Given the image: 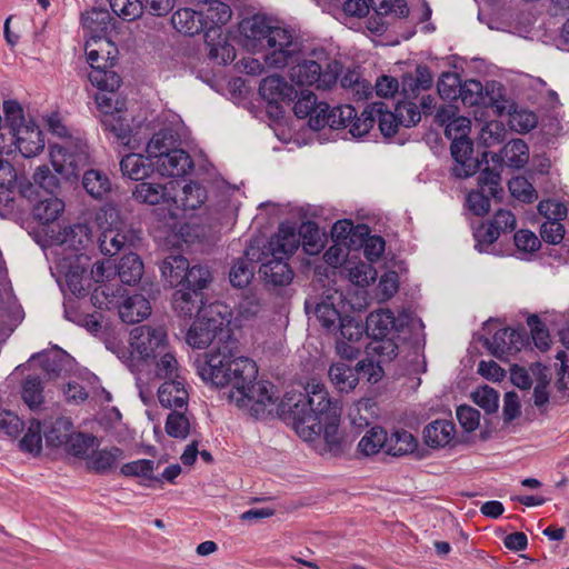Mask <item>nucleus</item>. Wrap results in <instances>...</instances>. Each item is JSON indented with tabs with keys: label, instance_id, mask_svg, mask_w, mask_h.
Returning a JSON list of instances; mask_svg holds the SVG:
<instances>
[{
	"label": "nucleus",
	"instance_id": "f257e3e1",
	"mask_svg": "<svg viewBox=\"0 0 569 569\" xmlns=\"http://www.w3.org/2000/svg\"><path fill=\"white\" fill-rule=\"evenodd\" d=\"M194 367L200 378L218 388L231 387L229 398L239 408L248 409L257 419L272 412L278 399L273 385L256 381L258 368L253 360L239 356L231 340L216 350L198 357Z\"/></svg>",
	"mask_w": 569,
	"mask_h": 569
},
{
	"label": "nucleus",
	"instance_id": "f03ea898",
	"mask_svg": "<svg viewBox=\"0 0 569 569\" xmlns=\"http://www.w3.org/2000/svg\"><path fill=\"white\" fill-rule=\"evenodd\" d=\"M240 42L248 51L269 49L264 63L269 68L282 69L296 60L300 42L291 30L271 26L263 14H253L239 23Z\"/></svg>",
	"mask_w": 569,
	"mask_h": 569
},
{
	"label": "nucleus",
	"instance_id": "7ed1b4c3",
	"mask_svg": "<svg viewBox=\"0 0 569 569\" xmlns=\"http://www.w3.org/2000/svg\"><path fill=\"white\" fill-rule=\"evenodd\" d=\"M299 248L296 228L286 223L279 226L263 248L249 246L244 256L250 261L260 262L258 273L268 290L289 286L293 280V270L288 260Z\"/></svg>",
	"mask_w": 569,
	"mask_h": 569
},
{
	"label": "nucleus",
	"instance_id": "20e7f679",
	"mask_svg": "<svg viewBox=\"0 0 569 569\" xmlns=\"http://www.w3.org/2000/svg\"><path fill=\"white\" fill-rule=\"evenodd\" d=\"M391 111L385 101H375L361 112L360 118L352 124L351 136L360 138L369 132L375 122L383 137L395 136L400 126L410 128L420 121L418 104L413 101L398 100Z\"/></svg>",
	"mask_w": 569,
	"mask_h": 569
},
{
	"label": "nucleus",
	"instance_id": "39448f33",
	"mask_svg": "<svg viewBox=\"0 0 569 569\" xmlns=\"http://www.w3.org/2000/svg\"><path fill=\"white\" fill-rule=\"evenodd\" d=\"M4 127L12 134L13 142L24 158L39 154L44 148L42 132L32 119L27 120L22 107L14 100L3 102Z\"/></svg>",
	"mask_w": 569,
	"mask_h": 569
},
{
	"label": "nucleus",
	"instance_id": "423d86ee",
	"mask_svg": "<svg viewBox=\"0 0 569 569\" xmlns=\"http://www.w3.org/2000/svg\"><path fill=\"white\" fill-rule=\"evenodd\" d=\"M505 88L497 81H488L485 86L476 79L460 81L458 96L465 106H482L492 108L498 116L510 112L511 104L505 99Z\"/></svg>",
	"mask_w": 569,
	"mask_h": 569
},
{
	"label": "nucleus",
	"instance_id": "0eeeda50",
	"mask_svg": "<svg viewBox=\"0 0 569 569\" xmlns=\"http://www.w3.org/2000/svg\"><path fill=\"white\" fill-rule=\"evenodd\" d=\"M307 407L299 408V405L295 406L293 413V427L298 430V427L303 425H310L309 420L316 419V421L326 418L329 413L339 412V408L336 402H332L329 393L323 383L312 379L307 383Z\"/></svg>",
	"mask_w": 569,
	"mask_h": 569
},
{
	"label": "nucleus",
	"instance_id": "6e6552de",
	"mask_svg": "<svg viewBox=\"0 0 569 569\" xmlns=\"http://www.w3.org/2000/svg\"><path fill=\"white\" fill-rule=\"evenodd\" d=\"M341 71L342 64L337 60L329 61L325 69L315 60H303L291 67L289 78L297 86L316 84L318 89H329L336 84Z\"/></svg>",
	"mask_w": 569,
	"mask_h": 569
},
{
	"label": "nucleus",
	"instance_id": "1a4fd4ad",
	"mask_svg": "<svg viewBox=\"0 0 569 569\" xmlns=\"http://www.w3.org/2000/svg\"><path fill=\"white\" fill-rule=\"evenodd\" d=\"M502 192L500 172L495 168L486 167L478 177V189L468 193V208L475 216L482 217L490 210L491 198L501 199Z\"/></svg>",
	"mask_w": 569,
	"mask_h": 569
},
{
	"label": "nucleus",
	"instance_id": "9d476101",
	"mask_svg": "<svg viewBox=\"0 0 569 569\" xmlns=\"http://www.w3.org/2000/svg\"><path fill=\"white\" fill-rule=\"evenodd\" d=\"M130 346L142 360L157 359L169 348L167 331L163 327L138 326L130 332Z\"/></svg>",
	"mask_w": 569,
	"mask_h": 569
},
{
	"label": "nucleus",
	"instance_id": "9b49d317",
	"mask_svg": "<svg viewBox=\"0 0 569 569\" xmlns=\"http://www.w3.org/2000/svg\"><path fill=\"white\" fill-rule=\"evenodd\" d=\"M339 417L340 413L337 411L318 421L311 419L309 420L310 425L301 423L296 432L306 441L313 440L317 436L323 433L329 451L338 455L342 451V443L338 435Z\"/></svg>",
	"mask_w": 569,
	"mask_h": 569
},
{
	"label": "nucleus",
	"instance_id": "f8f14e48",
	"mask_svg": "<svg viewBox=\"0 0 569 569\" xmlns=\"http://www.w3.org/2000/svg\"><path fill=\"white\" fill-rule=\"evenodd\" d=\"M410 316L407 312H400L398 317L389 309H381L370 312L366 320L365 331L370 338H386L388 336H399L408 326Z\"/></svg>",
	"mask_w": 569,
	"mask_h": 569
},
{
	"label": "nucleus",
	"instance_id": "ddd939ff",
	"mask_svg": "<svg viewBox=\"0 0 569 569\" xmlns=\"http://www.w3.org/2000/svg\"><path fill=\"white\" fill-rule=\"evenodd\" d=\"M172 307L177 316L184 319H191L193 316L198 318L204 312L220 313V305H207L203 292L183 288L173 293Z\"/></svg>",
	"mask_w": 569,
	"mask_h": 569
},
{
	"label": "nucleus",
	"instance_id": "4468645a",
	"mask_svg": "<svg viewBox=\"0 0 569 569\" xmlns=\"http://www.w3.org/2000/svg\"><path fill=\"white\" fill-rule=\"evenodd\" d=\"M224 325L220 313H202L196 318L187 332V342L192 348L204 349L222 332Z\"/></svg>",
	"mask_w": 569,
	"mask_h": 569
},
{
	"label": "nucleus",
	"instance_id": "2eb2a0df",
	"mask_svg": "<svg viewBox=\"0 0 569 569\" xmlns=\"http://www.w3.org/2000/svg\"><path fill=\"white\" fill-rule=\"evenodd\" d=\"M451 156L456 161L452 168V174L456 178L465 179L473 176L479 167L480 161L471 157L473 152L472 141L469 138L451 139Z\"/></svg>",
	"mask_w": 569,
	"mask_h": 569
},
{
	"label": "nucleus",
	"instance_id": "dca6fc26",
	"mask_svg": "<svg viewBox=\"0 0 569 569\" xmlns=\"http://www.w3.org/2000/svg\"><path fill=\"white\" fill-rule=\"evenodd\" d=\"M207 200V190L198 182H189L182 187L181 193L171 191L169 210L171 218H178V211H192L200 208Z\"/></svg>",
	"mask_w": 569,
	"mask_h": 569
},
{
	"label": "nucleus",
	"instance_id": "f3484780",
	"mask_svg": "<svg viewBox=\"0 0 569 569\" xmlns=\"http://www.w3.org/2000/svg\"><path fill=\"white\" fill-rule=\"evenodd\" d=\"M360 118L357 114L356 109L351 104L338 106L323 113L322 117L313 116L311 120V129L319 131L325 127L331 129H345L349 128L351 133L352 124Z\"/></svg>",
	"mask_w": 569,
	"mask_h": 569
},
{
	"label": "nucleus",
	"instance_id": "a211bd4d",
	"mask_svg": "<svg viewBox=\"0 0 569 569\" xmlns=\"http://www.w3.org/2000/svg\"><path fill=\"white\" fill-rule=\"evenodd\" d=\"M112 17L106 9L92 8L81 14V24L86 37L92 43H102L110 41L108 38Z\"/></svg>",
	"mask_w": 569,
	"mask_h": 569
},
{
	"label": "nucleus",
	"instance_id": "6ab92c4d",
	"mask_svg": "<svg viewBox=\"0 0 569 569\" xmlns=\"http://www.w3.org/2000/svg\"><path fill=\"white\" fill-rule=\"evenodd\" d=\"M433 86V76L426 64H418L415 73H405L401 77L400 97L406 101L417 100L421 92L428 91Z\"/></svg>",
	"mask_w": 569,
	"mask_h": 569
},
{
	"label": "nucleus",
	"instance_id": "aec40b11",
	"mask_svg": "<svg viewBox=\"0 0 569 569\" xmlns=\"http://www.w3.org/2000/svg\"><path fill=\"white\" fill-rule=\"evenodd\" d=\"M259 93L269 104H289L298 96V91L278 74L262 79L259 84Z\"/></svg>",
	"mask_w": 569,
	"mask_h": 569
},
{
	"label": "nucleus",
	"instance_id": "412c9836",
	"mask_svg": "<svg viewBox=\"0 0 569 569\" xmlns=\"http://www.w3.org/2000/svg\"><path fill=\"white\" fill-rule=\"evenodd\" d=\"M177 184L178 183L174 181H170L167 184H160L142 180L132 190V198L139 203L150 206L166 203L168 206V210H171V191H176Z\"/></svg>",
	"mask_w": 569,
	"mask_h": 569
},
{
	"label": "nucleus",
	"instance_id": "4be33fe9",
	"mask_svg": "<svg viewBox=\"0 0 569 569\" xmlns=\"http://www.w3.org/2000/svg\"><path fill=\"white\" fill-rule=\"evenodd\" d=\"M204 43L208 57L218 64L231 63L236 58V50L228 41L220 28H208L204 32Z\"/></svg>",
	"mask_w": 569,
	"mask_h": 569
},
{
	"label": "nucleus",
	"instance_id": "5701e85b",
	"mask_svg": "<svg viewBox=\"0 0 569 569\" xmlns=\"http://www.w3.org/2000/svg\"><path fill=\"white\" fill-rule=\"evenodd\" d=\"M154 167L161 176L183 177L192 171L193 161L188 152L177 148L158 158Z\"/></svg>",
	"mask_w": 569,
	"mask_h": 569
},
{
	"label": "nucleus",
	"instance_id": "b1692460",
	"mask_svg": "<svg viewBox=\"0 0 569 569\" xmlns=\"http://www.w3.org/2000/svg\"><path fill=\"white\" fill-rule=\"evenodd\" d=\"M158 399L163 408L187 410L189 393L184 379L166 380L158 389Z\"/></svg>",
	"mask_w": 569,
	"mask_h": 569
},
{
	"label": "nucleus",
	"instance_id": "393cba45",
	"mask_svg": "<svg viewBox=\"0 0 569 569\" xmlns=\"http://www.w3.org/2000/svg\"><path fill=\"white\" fill-rule=\"evenodd\" d=\"M118 312L123 322L137 323L150 316L151 306L144 296L134 293L120 302Z\"/></svg>",
	"mask_w": 569,
	"mask_h": 569
},
{
	"label": "nucleus",
	"instance_id": "a878e982",
	"mask_svg": "<svg viewBox=\"0 0 569 569\" xmlns=\"http://www.w3.org/2000/svg\"><path fill=\"white\" fill-rule=\"evenodd\" d=\"M173 28L186 36H194L201 31L206 32L208 22L203 19V12L190 8L177 10L171 17Z\"/></svg>",
	"mask_w": 569,
	"mask_h": 569
},
{
	"label": "nucleus",
	"instance_id": "bb28decb",
	"mask_svg": "<svg viewBox=\"0 0 569 569\" xmlns=\"http://www.w3.org/2000/svg\"><path fill=\"white\" fill-rule=\"evenodd\" d=\"M151 159L149 154L147 157L139 153L126 154L120 161L122 176L134 181L144 180L154 169V162Z\"/></svg>",
	"mask_w": 569,
	"mask_h": 569
},
{
	"label": "nucleus",
	"instance_id": "cd10ccee",
	"mask_svg": "<svg viewBox=\"0 0 569 569\" xmlns=\"http://www.w3.org/2000/svg\"><path fill=\"white\" fill-rule=\"evenodd\" d=\"M369 227L367 224H357L349 219L338 220L331 228V238L333 242L343 243L345 247L352 248L358 246L359 237L368 236Z\"/></svg>",
	"mask_w": 569,
	"mask_h": 569
},
{
	"label": "nucleus",
	"instance_id": "c85d7f7f",
	"mask_svg": "<svg viewBox=\"0 0 569 569\" xmlns=\"http://www.w3.org/2000/svg\"><path fill=\"white\" fill-rule=\"evenodd\" d=\"M84 51L91 70H94V64L100 68L114 67L116 64L118 49L111 41L102 43L86 41Z\"/></svg>",
	"mask_w": 569,
	"mask_h": 569
},
{
	"label": "nucleus",
	"instance_id": "c756f323",
	"mask_svg": "<svg viewBox=\"0 0 569 569\" xmlns=\"http://www.w3.org/2000/svg\"><path fill=\"white\" fill-rule=\"evenodd\" d=\"M296 99L293 112L300 119L308 117L310 128L313 116L322 117L329 110V104L325 101H318L317 96L312 91L301 90Z\"/></svg>",
	"mask_w": 569,
	"mask_h": 569
},
{
	"label": "nucleus",
	"instance_id": "7c9ffc66",
	"mask_svg": "<svg viewBox=\"0 0 569 569\" xmlns=\"http://www.w3.org/2000/svg\"><path fill=\"white\" fill-rule=\"evenodd\" d=\"M122 458L123 450L116 446L93 450L88 459V468L96 473L104 475L112 471Z\"/></svg>",
	"mask_w": 569,
	"mask_h": 569
},
{
	"label": "nucleus",
	"instance_id": "2f4dec72",
	"mask_svg": "<svg viewBox=\"0 0 569 569\" xmlns=\"http://www.w3.org/2000/svg\"><path fill=\"white\" fill-rule=\"evenodd\" d=\"M328 376L332 386L340 392H349L358 385L357 370L345 361L332 363Z\"/></svg>",
	"mask_w": 569,
	"mask_h": 569
},
{
	"label": "nucleus",
	"instance_id": "473e14b6",
	"mask_svg": "<svg viewBox=\"0 0 569 569\" xmlns=\"http://www.w3.org/2000/svg\"><path fill=\"white\" fill-rule=\"evenodd\" d=\"M82 186L88 194L97 200L106 199L112 190L108 174L97 169H90L83 173Z\"/></svg>",
	"mask_w": 569,
	"mask_h": 569
},
{
	"label": "nucleus",
	"instance_id": "72a5a7b5",
	"mask_svg": "<svg viewBox=\"0 0 569 569\" xmlns=\"http://www.w3.org/2000/svg\"><path fill=\"white\" fill-rule=\"evenodd\" d=\"M189 268L187 258L181 254H170L162 261L160 270L162 277L171 287H181Z\"/></svg>",
	"mask_w": 569,
	"mask_h": 569
},
{
	"label": "nucleus",
	"instance_id": "f704fd0d",
	"mask_svg": "<svg viewBox=\"0 0 569 569\" xmlns=\"http://www.w3.org/2000/svg\"><path fill=\"white\" fill-rule=\"evenodd\" d=\"M159 463L150 459H139L121 466L120 473L124 477H137L143 480V485L150 487V482L161 483V478L154 475Z\"/></svg>",
	"mask_w": 569,
	"mask_h": 569
},
{
	"label": "nucleus",
	"instance_id": "c9c22d12",
	"mask_svg": "<svg viewBox=\"0 0 569 569\" xmlns=\"http://www.w3.org/2000/svg\"><path fill=\"white\" fill-rule=\"evenodd\" d=\"M114 268L120 281L128 286L138 283L144 269L141 258L133 252L123 256Z\"/></svg>",
	"mask_w": 569,
	"mask_h": 569
},
{
	"label": "nucleus",
	"instance_id": "e433bc0d",
	"mask_svg": "<svg viewBox=\"0 0 569 569\" xmlns=\"http://www.w3.org/2000/svg\"><path fill=\"white\" fill-rule=\"evenodd\" d=\"M455 426L447 420H436L423 429L425 442L431 448L445 447L453 438Z\"/></svg>",
	"mask_w": 569,
	"mask_h": 569
},
{
	"label": "nucleus",
	"instance_id": "4c0bfd02",
	"mask_svg": "<svg viewBox=\"0 0 569 569\" xmlns=\"http://www.w3.org/2000/svg\"><path fill=\"white\" fill-rule=\"evenodd\" d=\"M397 337L371 338V341L366 346L367 356L372 357L381 365L392 361L398 355Z\"/></svg>",
	"mask_w": 569,
	"mask_h": 569
},
{
	"label": "nucleus",
	"instance_id": "58836bf2",
	"mask_svg": "<svg viewBox=\"0 0 569 569\" xmlns=\"http://www.w3.org/2000/svg\"><path fill=\"white\" fill-rule=\"evenodd\" d=\"M418 447V441L407 430L398 429L387 435V455L402 457L413 453Z\"/></svg>",
	"mask_w": 569,
	"mask_h": 569
},
{
	"label": "nucleus",
	"instance_id": "ea45409f",
	"mask_svg": "<svg viewBox=\"0 0 569 569\" xmlns=\"http://www.w3.org/2000/svg\"><path fill=\"white\" fill-rule=\"evenodd\" d=\"M40 359L41 368L49 379H56L66 370L69 355L60 348L32 356Z\"/></svg>",
	"mask_w": 569,
	"mask_h": 569
},
{
	"label": "nucleus",
	"instance_id": "a19ab883",
	"mask_svg": "<svg viewBox=\"0 0 569 569\" xmlns=\"http://www.w3.org/2000/svg\"><path fill=\"white\" fill-rule=\"evenodd\" d=\"M64 210L62 200L54 196L40 199L32 209L33 218L42 224H49L59 218Z\"/></svg>",
	"mask_w": 569,
	"mask_h": 569
},
{
	"label": "nucleus",
	"instance_id": "79ce46f5",
	"mask_svg": "<svg viewBox=\"0 0 569 569\" xmlns=\"http://www.w3.org/2000/svg\"><path fill=\"white\" fill-rule=\"evenodd\" d=\"M101 126L104 131L111 133L121 144H129L131 136V127L128 119L122 112H113L101 117Z\"/></svg>",
	"mask_w": 569,
	"mask_h": 569
},
{
	"label": "nucleus",
	"instance_id": "37998d69",
	"mask_svg": "<svg viewBox=\"0 0 569 569\" xmlns=\"http://www.w3.org/2000/svg\"><path fill=\"white\" fill-rule=\"evenodd\" d=\"M510 337H515V332H511L510 328H503L491 339L486 338L482 343L496 358L505 359L506 356L515 353V343Z\"/></svg>",
	"mask_w": 569,
	"mask_h": 569
},
{
	"label": "nucleus",
	"instance_id": "c03bdc74",
	"mask_svg": "<svg viewBox=\"0 0 569 569\" xmlns=\"http://www.w3.org/2000/svg\"><path fill=\"white\" fill-rule=\"evenodd\" d=\"M113 67L100 68L94 64V70L89 73V81L99 91H106L112 94L121 86V77L112 70Z\"/></svg>",
	"mask_w": 569,
	"mask_h": 569
},
{
	"label": "nucleus",
	"instance_id": "a18cd8bd",
	"mask_svg": "<svg viewBox=\"0 0 569 569\" xmlns=\"http://www.w3.org/2000/svg\"><path fill=\"white\" fill-rule=\"evenodd\" d=\"M177 137L171 129H161L158 132L153 133L150 141L147 144V153L152 159H158L170 152L176 148Z\"/></svg>",
	"mask_w": 569,
	"mask_h": 569
},
{
	"label": "nucleus",
	"instance_id": "49530a36",
	"mask_svg": "<svg viewBox=\"0 0 569 569\" xmlns=\"http://www.w3.org/2000/svg\"><path fill=\"white\" fill-rule=\"evenodd\" d=\"M297 237H299V246L302 244V248L307 254L313 256L321 251L323 244L320 237V230L316 222L307 221L303 222L299 231H296Z\"/></svg>",
	"mask_w": 569,
	"mask_h": 569
},
{
	"label": "nucleus",
	"instance_id": "de8ad7c7",
	"mask_svg": "<svg viewBox=\"0 0 569 569\" xmlns=\"http://www.w3.org/2000/svg\"><path fill=\"white\" fill-rule=\"evenodd\" d=\"M73 429L72 422L64 417L57 418L49 427L46 428L43 437L47 446L58 448L66 445L68 437Z\"/></svg>",
	"mask_w": 569,
	"mask_h": 569
},
{
	"label": "nucleus",
	"instance_id": "09e8293b",
	"mask_svg": "<svg viewBox=\"0 0 569 569\" xmlns=\"http://www.w3.org/2000/svg\"><path fill=\"white\" fill-rule=\"evenodd\" d=\"M21 397L30 410L34 411L41 408L44 397L40 377L30 375L23 380Z\"/></svg>",
	"mask_w": 569,
	"mask_h": 569
},
{
	"label": "nucleus",
	"instance_id": "8fccbe9b",
	"mask_svg": "<svg viewBox=\"0 0 569 569\" xmlns=\"http://www.w3.org/2000/svg\"><path fill=\"white\" fill-rule=\"evenodd\" d=\"M358 449L366 456L378 453L381 449L387 453V432L381 427L368 430L358 443Z\"/></svg>",
	"mask_w": 569,
	"mask_h": 569
},
{
	"label": "nucleus",
	"instance_id": "3c124183",
	"mask_svg": "<svg viewBox=\"0 0 569 569\" xmlns=\"http://www.w3.org/2000/svg\"><path fill=\"white\" fill-rule=\"evenodd\" d=\"M168 436L176 439H186L190 433V417L187 410H172L164 426Z\"/></svg>",
	"mask_w": 569,
	"mask_h": 569
},
{
	"label": "nucleus",
	"instance_id": "603ef678",
	"mask_svg": "<svg viewBox=\"0 0 569 569\" xmlns=\"http://www.w3.org/2000/svg\"><path fill=\"white\" fill-rule=\"evenodd\" d=\"M502 158L509 167L522 168L529 159V148L521 139H512L502 148Z\"/></svg>",
	"mask_w": 569,
	"mask_h": 569
},
{
	"label": "nucleus",
	"instance_id": "864d4df0",
	"mask_svg": "<svg viewBox=\"0 0 569 569\" xmlns=\"http://www.w3.org/2000/svg\"><path fill=\"white\" fill-rule=\"evenodd\" d=\"M98 242L101 253L112 257L128 244V237L116 229H107L101 232Z\"/></svg>",
	"mask_w": 569,
	"mask_h": 569
},
{
	"label": "nucleus",
	"instance_id": "5fc2aeb1",
	"mask_svg": "<svg viewBox=\"0 0 569 569\" xmlns=\"http://www.w3.org/2000/svg\"><path fill=\"white\" fill-rule=\"evenodd\" d=\"M340 83L342 88L350 89L358 100L366 99L371 94V84L361 79V74L357 69H348L343 73Z\"/></svg>",
	"mask_w": 569,
	"mask_h": 569
},
{
	"label": "nucleus",
	"instance_id": "6e6d98bb",
	"mask_svg": "<svg viewBox=\"0 0 569 569\" xmlns=\"http://www.w3.org/2000/svg\"><path fill=\"white\" fill-rule=\"evenodd\" d=\"M232 10L229 4L222 1H212L208 4L206 12H203V19L208 22L207 28H220L227 24L231 19Z\"/></svg>",
	"mask_w": 569,
	"mask_h": 569
},
{
	"label": "nucleus",
	"instance_id": "4d7b16f0",
	"mask_svg": "<svg viewBox=\"0 0 569 569\" xmlns=\"http://www.w3.org/2000/svg\"><path fill=\"white\" fill-rule=\"evenodd\" d=\"M96 442L97 438L93 435L71 432L66 441L67 451L74 457L89 459V451L96 446Z\"/></svg>",
	"mask_w": 569,
	"mask_h": 569
},
{
	"label": "nucleus",
	"instance_id": "13d9d810",
	"mask_svg": "<svg viewBox=\"0 0 569 569\" xmlns=\"http://www.w3.org/2000/svg\"><path fill=\"white\" fill-rule=\"evenodd\" d=\"M211 280V273L207 266L194 264L189 268L181 288L203 292Z\"/></svg>",
	"mask_w": 569,
	"mask_h": 569
},
{
	"label": "nucleus",
	"instance_id": "bf43d9fd",
	"mask_svg": "<svg viewBox=\"0 0 569 569\" xmlns=\"http://www.w3.org/2000/svg\"><path fill=\"white\" fill-rule=\"evenodd\" d=\"M156 365V377L159 379L171 380L182 379L179 375V366L176 357L166 349L157 359H152Z\"/></svg>",
	"mask_w": 569,
	"mask_h": 569
},
{
	"label": "nucleus",
	"instance_id": "052dcab7",
	"mask_svg": "<svg viewBox=\"0 0 569 569\" xmlns=\"http://www.w3.org/2000/svg\"><path fill=\"white\" fill-rule=\"evenodd\" d=\"M250 262L247 257L246 259L240 258L231 267L229 280L234 288H244L253 279L254 267Z\"/></svg>",
	"mask_w": 569,
	"mask_h": 569
},
{
	"label": "nucleus",
	"instance_id": "680f3d73",
	"mask_svg": "<svg viewBox=\"0 0 569 569\" xmlns=\"http://www.w3.org/2000/svg\"><path fill=\"white\" fill-rule=\"evenodd\" d=\"M315 315L321 326L330 332H337L338 325H340V319H345V317H341L340 312L336 309L333 303L326 300L317 303L315 308Z\"/></svg>",
	"mask_w": 569,
	"mask_h": 569
},
{
	"label": "nucleus",
	"instance_id": "e2e57ef3",
	"mask_svg": "<svg viewBox=\"0 0 569 569\" xmlns=\"http://www.w3.org/2000/svg\"><path fill=\"white\" fill-rule=\"evenodd\" d=\"M20 449L22 451L39 455L42 448V430L41 423L37 419H32L28 427L27 432L20 440Z\"/></svg>",
	"mask_w": 569,
	"mask_h": 569
},
{
	"label": "nucleus",
	"instance_id": "0e129e2a",
	"mask_svg": "<svg viewBox=\"0 0 569 569\" xmlns=\"http://www.w3.org/2000/svg\"><path fill=\"white\" fill-rule=\"evenodd\" d=\"M499 236L500 233L489 222L479 224L473 230V238L476 241L475 249L481 253H491L492 250H490V248L497 241Z\"/></svg>",
	"mask_w": 569,
	"mask_h": 569
},
{
	"label": "nucleus",
	"instance_id": "69168bd1",
	"mask_svg": "<svg viewBox=\"0 0 569 569\" xmlns=\"http://www.w3.org/2000/svg\"><path fill=\"white\" fill-rule=\"evenodd\" d=\"M471 398L473 402L488 415L497 412L499 408V393L489 386H483L475 390L471 393Z\"/></svg>",
	"mask_w": 569,
	"mask_h": 569
},
{
	"label": "nucleus",
	"instance_id": "338daca9",
	"mask_svg": "<svg viewBox=\"0 0 569 569\" xmlns=\"http://www.w3.org/2000/svg\"><path fill=\"white\" fill-rule=\"evenodd\" d=\"M527 325L530 327L531 338L535 346L540 351H547L550 347V335L545 323L537 315H530L527 318Z\"/></svg>",
	"mask_w": 569,
	"mask_h": 569
},
{
	"label": "nucleus",
	"instance_id": "774afa93",
	"mask_svg": "<svg viewBox=\"0 0 569 569\" xmlns=\"http://www.w3.org/2000/svg\"><path fill=\"white\" fill-rule=\"evenodd\" d=\"M110 8L114 14L128 21L139 18L143 12L141 0H110Z\"/></svg>",
	"mask_w": 569,
	"mask_h": 569
}]
</instances>
